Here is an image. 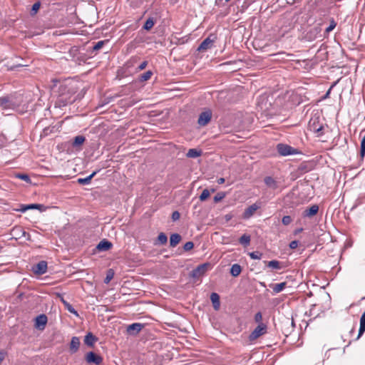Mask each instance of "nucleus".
<instances>
[{
  "mask_svg": "<svg viewBox=\"0 0 365 365\" xmlns=\"http://www.w3.org/2000/svg\"><path fill=\"white\" fill-rule=\"evenodd\" d=\"M242 271V268L240 264H234L232 265L230 269V274L233 277H237Z\"/></svg>",
  "mask_w": 365,
  "mask_h": 365,
  "instance_id": "obj_21",
  "label": "nucleus"
},
{
  "mask_svg": "<svg viewBox=\"0 0 365 365\" xmlns=\"http://www.w3.org/2000/svg\"><path fill=\"white\" fill-rule=\"evenodd\" d=\"M317 119H311V120L309 121V125L310 129L313 132L319 133L322 130L323 126L317 125Z\"/></svg>",
  "mask_w": 365,
  "mask_h": 365,
  "instance_id": "obj_16",
  "label": "nucleus"
},
{
  "mask_svg": "<svg viewBox=\"0 0 365 365\" xmlns=\"http://www.w3.org/2000/svg\"><path fill=\"white\" fill-rule=\"evenodd\" d=\"M154 21L152 18H148L144 24L143 29L145 30H150L154 26Z\"/></svg>",
  "mask_w": 365,
  "mask_h": 365,
  "instance_id": "obj_28",
  "label": "nucleus"
},
{
  "mask_svg": "<svg viewBox=\"0 0 365 365\" xmlns=\"http://www.w3.org/2000/svg\"><path fill=\"white\" fill-rule=\"evenodd\" d=\"M207 264H202L197 266L195 269H194L192 272V276L193 277H199L201 275L204 274L207 270Z\"/></svg>",
  "mask_w": 365,
  "mask_h": 365,
  "instance_id": "obj_10",
  "label": "nucleus"
},
{
  "mask_svg": "<svg viewBox=\"0 0 365 365\" xmlns=\"http://www.w3.org/2000/svg\"><path fill=\"white\" fill-rule=\"evenodd\" d=\"M261 207V202H255L247 208H246L243 212L242 217L244 219H250L254 213Z\"/></svg>",
  "mask_w": 365,
  "mask_h": 365,
  "instance_id": "obj_4",
  "label": "nucleus"
},
{
  "mask_svg": "<svg viewBox=\"0 0 365 365\" xmlns=\"http://www.w3.org/2000/svg\"><path fill=\"white\" fill-rule=\"evenodd\" d=\"M365 332V312L362 314L360 318V327L356 339H359L361 336Z\"/></svg>",
  "mask_w": 365,
  "mask_h": 365,
  "instance_id": "obj_19",
  "label": "nucleus"
},
{
  "mask_svg": "<svg viewBox=\"0 0 365 365\" xmlns=\"http://www.w3.org/2000/svg\"><path fill=\"white\" fill-rule=\"evenodd\" d=\"M85 141V137L83 135H77L74 138L73 145L76 147L82 145Z\"/></svg>",
  "mask_w": 365,
  "mask_h": 365,
  "instance_id": "obj_25",
  "label": "nucleus"
},
{
  "mask_svg": "<svg viewBox=\"0 0 365 365\" xmlns=\"http://www.w3.org/2000/svg\"><path fill=\"white\" fill-rule=\"evenodd\" d=\"M113 272L111 269H110L106 275V277L104 279V282L106 284L109 283L110 281L113 279Z\"/></svg>",
  "mask_w": 365,
  "mask_h": 365,
  "instance_id": "obj_38",
  "label": "nucleus"
},
{
  "mask_svg": "<svg viewBox=\"0 0 365 365\" xmlns=\"http://www.w3.org/2000/svg\"><path fill=\"white\" fill-rule=\"evenodd\" d=\"M105 41H98L93 47V51H98L100 50L103 46L105 44Z\"/></svg>",
  "mask_w": 365,
  "mask_h": 365,
  "instance_id": "obj_35",
  "label": "nucleus"
},
{
  "mask_svg": "<svg viewBox=\"0 0 365 365\" xmlns=\"http://www.w3.org/2000/svg\"><path fill=\"white\" fill-rule=\"evenodd\" d=\"M302 231V228H300L296 231V233H299Z\"/></svg>",
  "mask_w": 365,
  "mask_h": 365,
  "instance_id": "obj_52",
  "label": "nucleus"
},
{
  "mask_svg": "<svg viewBox=\"0 0 365 365\" xmlns=\"http://www.w3.org/2000/svg\"><path fill=\"white\" fill-rule=\"evenodd\" d=\"M152 75H153V72L151 71H148L145 72L144 73H143L142 75H140L139 79L140 81H146L151 78Z\"/></svg>",
  "mask_w": 365,
  "mask_h": 365,
  "instance_id": "obj_27",
  "label": "nucleus"
},
{
  "mask_svg": "<svg viewBox=\"0 0 365 365\" xmlns=\"http://www.w3.org/2000/svg\"><path fill=\"white\" fill-rule=\"evenodd\" d=\"M144 325L141 323H133L128 326L127 332L130 335H135L138 334Z\"/></svg>",
  "mask_w": 365,
  "mask_h": 365,
  "instance_id": "obj_9",
  "label": "nucleus"
},
{
  "mask_svg": "<svg viewBox=\"0 0 365 365\" xmlns=\"http://www.w3.org/2000/svg\"><path fill=\"white\" fill-rule=\"evenodd\" d=\"M181 240V236L178 233L172 234L170 237V245L175 247Z\"/></svg>",
  "mask_w": 365,
  "mask_h": 365,
  "instance_id": "obj_18",
  "label": "nucleus"
},
{
  "mask_svg": "<svg viewBox=\"0 0 365 365\" xmlns=\"http://www.w3.org/2000/svg\"><path fill=\"white\" fill-rule=\"evenodd\" d=\"M66 309L71 314H73L76 317H78V312L73 307L71 304L67 302H64Z\"/></svg>",
  "mask_w": 365,
  "mask_h": 365,
  "instance_id": "obj_30",
  "label": "nucleus"
},
{
  "mask_svg": "<svg viewBox=\"0 0 365 365\" xmlns=\"http://www.w3.org/2000/svg\"><path fill=\"white\" fill-rule=\"evenodd\" d=\"M277 150L279 154L282 156H288L292 155H296L299 153L297 149L293 147L283 143H279L277 145Z\"/></svg>",
  "mask_w": 365,
  "mask_h": 365,
  "instance_id": "obj_1",
  "label": "nucleus"
},
{
  "mask_svg": "<svg viewBox=\"0 0 365 365\" xmlns=\"http://www.w3.org/2000/svg\"><path fill=\"white\" fill-rule=\"evenodd\" d=\"M215 39V36L214 35H210L207 38H206L200 44L197 50L198 51H205L210 48L212 43H214Z\"/></svg>",
  "mask_w": 365,
  "mask_h": 365,
  "instance_id": "obj_5",
  "label": "nucleus"
},
{
  "mask_svg": "<svg viewBox=\"0 0 365 365\" xmlns=\"http://www.w3.org/2000/svg\"><path fill=\"white\" fill-rule=\"evenodd\" d=\"M80 346V339L77 336H73L70 343V351L72 354L76 353Z\"/></svg>",
  "mask_w": 365,
  "mask_h": 365,
  "instance_id": "obj_12",
  "label": "nucleus"
},
{
  "mask_svg": "<svg viewBox=\"0 0 365 365\" xmlns=\"http://www.w3.org/2000/svg\"><path fill=\"white\" fill-rule=\"evenodd\" d=\"M16 178H18L19 179L25 180L26 182L30 181V178H29V175H27L26 174H18V175H16Z\"/></svg>",
  "mask_w": 365,
  "mask_h": 365,
  "instance_id": "obj_41",
  "label": "nucleus"
},
{
  "mask_svg": "<svg viewBox=\"0 0 365 365\" xmlns=\"http://www.w3.org/2000/svg\"><path fill=\"white\" fill-rule=\"evenodd\" d=\"M158 240L160 244L161 245H164L168 241V237L166 236V235L163 232H161L159 234L158 237Z\"/></svg>",
  "mask_w": 365,
  "mask_h": 365,
  "instance_id": "obj_31",
  "label": "nucleus"
},
{
  "mask_svg": "<svg viewBox=\"0 0 365 365\" xmlns=\"http://www.w3.org/2000/svg\"><path fill=\"white\" fill-rule=\"evenodd\" d=\"M86 360L89 364L93 363L96 365H99L102 362L103 359L101 356L95 354L93 351H90L86 354Z\"/></svg>",
  "mask_w": 365,
  "mask_h": 365,
  "instance_id": "obj_6",
  "label": "nucleus"
},
{
  "mask_svg": "<svg viewBox=\"0 0 365 365\" xmlns=\"http://www.w3.org/2000/svg\"><path fill=\"white\" fill-rule=\"evenodd\" d=\"M251 237L250 235L244 234L239 239V242L245 247H247L250 243Z\"/></svg>",
  "mask_w": 365,
  "mask_h": 365,
  "instance_id": "obj_22",
  "label": "nucleus"
},
{
  "mask_svg": "<svg viewBox=\"0 0 365 365\" xmlns=\"http://www.w3.org/2000/svg\"><path fill=\"white\" fill-rule=\"evenodd\" d=\"M8 102L9 101L6 98H0V106L5 108Z\"/></svg>",
  "mask_w": 365,
  "mask_h": 365,
  "instance_id": "obj_45",
  "label": "nucleus"
},
{
  "mask_svg": "<svg viewBox=\"0 0 365 365\" xmlns=\"http://www.w3.org/2000/svg\"><path fill=\"white\" fill-rule=\"evenodd\" d=\"M225 197V193L220 192H218L215 197H214V202H218L220 200H222Z\"/></svg>",
  "mask_w": 365,
  "mask_h": 365,
  "instance_id": "obj_34",
  "label": "nucleus"
},
{
  "mask_svg": "<svg viewBox=\"0 0 365 365\" xmlns=\"http://www.w3.org/2000/svg\"><path fill=\"white\" fill-rule=\"evenodd\" d=\"M267 266L273 269H280V262L277 260H272L268 262Z\"/></svg>",
  "mask_w": 365,
  "mask_h": 365,
  "instance_id": "obj_26",
  "label": "nucleus"
},
{
  "mask_svg": "<svg viewBox=\"0 0 365 365\" xmlns=\"http://www.w3.org/2000/svg\"><path fill=\"white\" fill-rule=\"evenodd\" d=\"M292 220L289 215H286L282 217V222L284 225H288L292 222Z\"/></svg>",
  "mask_w": 365,
  "mask_h": 365,
  "instance_id": "obj_37",
  "label": "nucleus"
},
{
  "mask_svg": "<svg viewBox=\"0 0 365 365\" xmlns=\"http://www.w3.org/2000/svg\"><path fill=\"white\" fill-rule=\"evenodd\" d=\"M186 155L187 157L192 158H197L201 155V151L195 148H192L187 151Z\"/></svg>",
  "mask_w": 365,
  "mask_h": 365,
  "instance_id": "obj_23",
  "label": "nucleus"
},
{
  "mask_svg": "<svg viewBox=\"0 0 365 365\" xmlns=\"http://www.w3.org/2000/svg\"><path fill=\"white\" fill-rule=\"evenodd\" d=\"M97 339H98L92 333L89 332L86 335L84 342L86 345L93 346Z\"/></svg>",
  "mask_w": 365,
  "mask_h": 365,
  "instance_id": "obj_17",
  "label": "nucleus"
},
{
  "mask_svg": "<svg viewBox=\"0 0 365 365\" xmlns=\"http://www.w3.org/2000/svg\"><path fill=\"white\" fill-rule=\"evenodd\" d=\"M360 154L362 157H364L365 155V144L364 143H361Z\"/></svg>",
  "mask_w": 365,
  "mask_h": 365,
  "instance_id": "obj_48",
  "label": "nucleus"
},
{
  "mask_svg": "<svg viewBox=\"0 0 365 365\" xmlns=\"http://www.w3.org/2000/svg\"><path fill=\"white\" fill-rule=\"evenodd\" d=\"M336 26V22L334 21V20L332 19L331 21H330V24L329 26L326 29V32L327 33H329L331 32Z\"/></svg>",
  "mask_w": 365,
  "mask_h": 365,
  "instance_id": "obj_36",
  "label": "nucleus"
},
{
  "mask_svg": "<svg viewBox=\"0 0 365 365\" xmlns=\"http://www.w3.org/2000/svg\"><path fill=\"white\" fill-rule=\"evenodd\" d=\"M41 206L42 205L40 204H30L21 208V211L25 212L26 210L29 209H39V207H41Z\"/></svg>",
  "mask_w": 365,
  "mask_h": 365,
  "instance_id": "obj_29",
  "label": "nucleus"
},
{
  "mask_svg": "<svg viewBox=\"0 0 365 365\" xmlns=\"http://www.w3.org/2000/svg\"><path fill=\"white\" fill-rule=\"evenodd\" d=\"M249 255L252 259H260L262 255L259 252H252Z\"/></svg>",
  "mask_w": 365,
  "mask_h": 365,
  "instance_id": "obj_32",
  "label": "nucleus"
},
{
  "mask_svg": "<svg viewBox=\"0 0 365 365\" xmlns=\"http://www.w3.org/2000/svg\"><path fill=\"white\" fill-rule=\"evenodd\" d=\"M264 182L268 187L272 190H275L278 187L277 181L272 177H266L264 180Z\"/></svg>",
  "mask_w": 365,
  "mask_h": 365,
  "instance_id": "obj_15",
  "label": "nucleus"
},
{
  "mask_svg": "<svg viewBox=\"0 0 365 365\" xmlns=\"http://www.w3.org/2000/svg\"><path fill=\"white\" fill-rule=\"evenodd\" d=\"M331 88H332V86L327 91V92L326 93V94L324 97V98H327L329 96Z\"/></svg>",
  "mask_w": 365,
  "mask_h": 365,
  "instance_id": "obj_50",
  "label": "nucleus"
},
{
  "mask_svg": "<svg viewBox=\"0 0 365 365\" xmlns=\"http://www.w3.org/2000/svg\"><path fill=\"white\" fill-rule=\"evenodd\" d=\"M217 182H218V184H222V183H224V182H225V178H219V179L217 180Z\"/></svg>",
  "mask_w": 365,
  "mask_h": 365,
  "instance_id": "obj_49",
  "label": "nucleus"
},
{
  "mask_svg": "<svg viewBox=\"0 0 365 365\" xmlns=\"http://www.w3.org/2000/svg\"><path fill=\"white\" fill-rule=\"evenodd\" d=\"M299 242L297 240L292 241L289 244V247L291 249H295L298 247Z\"/></svg>",
  "mask_w": 365,
  "mask_h": 365,
  "instance_id": "obj_47",
  "label": "nucleus"
},
{
  "mask_svg": "<svg viewBox=\"0 0 365 365\" xmlns=\"http://www.w3.org/2000/svg\"><path fill=\"white\" fill-rule=\"evenodd\" d=\"M227 219V220H230V217H229V216H226Z\"/></svg>",
  "mask_w": 365,
  "mask_h": 365,
  "instance_id": "obj_54",
  "label": "nucleus"
},
{
  "mask_svg": "<svg viewBox=\"0 0 365 365\" xmlns=\"http://www.w3.org/2000/svg\"><path fill=\"white\" fill-rule=\"evenodd\" d=\"M40 6H41V4H40L39 1L36 2L35 4H34V5L32 6V8H31V14H35L38 11V10L39 9Z\"/></svg>",
  "mask_w": 365,
  "mask_h": 365,
  "instance_id": "obj_39",
  "label": "nucleus"
},
{
  "mask_svg": "<svg viewBox=\"0 0 365 365\" xmlns=\"http://www.w3.org/2000/svg\"><path fill=\"white\" fill-rule=\"evenodd\" d=\"M113 244L107 240H101L97 245L96 248L99 251H107L110 249Z\"/></svg>",
  "mask_w": 365,
  "mask_h": 365,
  "instance_id": "obj_13",
  "label": "nucleus"
},
{
  "mask_svg": "<svg viewBox=\"0 0 365 365\" xmlns=\"http://www.w3.org/2000/svg\"><path fill=\"white\" fill-rule=\"evenodd\" d=\"M96 172H93L90 175L84 178H78V182L81 185H88L91 182V179L96 175Z\"/></svg>",
  "mask_w": 365,
  "mask_h": 365,
  "instance_id": "obj_20",
  "label": "nucleus"
},
{
  "mask_svg": "<svg viewBox=\"0 0 365 365\" xmlns=\"http://www.w3.org/2000/svg\"><path fill=\"white\" fill-rule=\"evenodd\" d=\"M48 319L46 315L42 314L36 317L35 319V327L39 330L44 329L46 324L47 323Z\"/></svg>",
  "mask_w": 365,
  "mask_h": 365,
  "instance_id": "obj_7",
  "label": "nucleus"
},
{
  "mask_svg": "<svg viewBox=\"0 0 365 365\" xmlns=\"http://www.w3.org/2000/svg\"><path fill=\"white\" fill-rule=\"evenodd\" d=\"M194 247V244L192 242H186L184 246H183V249L185 251H189L190 250H192Z\"/></svg>",
  "mask_w": 365,
  "mask_h": 365,
  "instance_id": "obj_40",
  "label": "nucleus"
},
{
  "mask_svg": "<svg viewBox=\"0 0 365 365\" xmlns=\"http://www.w3.org/2000/svg\"><path fill=\"white\" fill-rule=\"evenodd\" d=\"M285 286H286V282H281V283L275 284L272 287V290L275 293H279L284 289Z\"/></svg>",
  "mask_w": 365,
  "mask_h": 365,
  "instance_id": "obj_24",
  "label": "nucleus"
},
{
  "mask_svg": "<svg viewBox=\"0 0 365 365\" xmlns=\"http://www.w3.org/2000/svg\"><path fill=\"white\" fill-rule=\"evenodd\" d=\"M4 354L0 352V363L4 360Z\"/></svg>",
  "mask_w": 365,
  "mask_h": 365,
  "instance_id": "obj_51",
  "label": "nucleus"
},
{
  "mask_svg": "<svg viewBox=\"0 0 365 365\" xmlns=\"http://www.w3.org/2000/svg\"><path fill=\"white\" fill-rule=\"evenodd\" d=\"M139 60V58L138 56H133L128 62L127 65L129 66L130 64L133 66L134 63H137V61Z\"/></svg>",
  "mask_w": 365,
  "mask_h": 365,
  "instance_id": "obj_42",
  "label": "nucleus"
},
{
  "mask_svg": "<svg viewBox=\"0 0 365 365\" xmlns=\"http://www.w3.org/2000/svg\"><path fill=\"white\" fill-rule=\"evenodd\" d=\"M319 211V206L313 205L309 208L306 209L303 212V216L305 217H311L315 215Z\"/></svg>",
  "mask_w": 365,
  "mask_h": 365,
  "instance_id": "obj_11",
  "label": "nucleus"
},
{
  "mask_svg": "<svg viewBox=\"0 0 365 365\" xmlns=\"http://www.w3.org/2000/svg\"><path fill=\"white\" fill-rule=\"evenodd\" d=\"M147 65H148V61H143V62H142V63L138 66V71H142V70L145 69V68H146Z\"/></svg>",
  "mask_w": 365,
  "mask_h": 365,
  "instance_id": "obj_44",
  "label": "nucleus"
},
{
  "mask_svg": "<svg viewBox=\"0 0 365 365\" xmlns=\"http://www.w3.org/2000/svg\"><path fill=\"white\" fill-rule=\"evenodd\" d=\"M212 118V112L210 110H206L202 112L198 118L197 123L200 126H205L210 121Z\"/></svg>",
  "mask_w": 365,
  "mask_h": 365,
  "instance_id": "obj_3",
  "label": "nucleus"
},
{
  "mask_svg": "<svg viewBox=\"0 0 365 365\" xmlns=\"http://www.w3.org/2000/svg\"><path fill=\"white\" fill-rule=\"evenodd\" d=\"M262 315L261 312H257L255 316V322H260L262 321Z\"/></svg>",
  "mask_w": 365,
  "mask_h": 365,
  "instance_id": "obj_46",
  "label": "nucleus"
},
{
  "mask_svg": "<svg viewBox=\"0 0 365 365\" xmlns=\"http://www.w3.org/2000/svg\"><path fill=\"white\" fill-rule=\"evenodd\" d=\"M267 326L264 324L260 322L250 334V341L256 340L257 338L264 334L267 332Z\"/></svg>",
  "mask_w": 365,
  "mask_h": 365,
  "instance_id": "obj_2",
  "label": "nucleus"
},
{
  "mask_svg": "<svg viewBox=\"0 0 365 365\" xmlns=\"http://www.w3.org/2000/svg\"><path fill=\"white\" fill-rule=\"evenodd\" d=\"M210 300L212 302L214 309L216 311L219 310L220 307L219 294L215 292H212L210 295Z\"/></svg>",
  "mask_w": 365,
  "mask_h": 365,
  "instance_id": "obj_14",
  "label": "nucleus"
},
{
  "mask_svg": "<svg viewBox=\"0 0 365 365\" xmlns=\"http://www.w3.org/2000/svg\"><path fill=\"white\" fill-rule=\"evenodd\" d=\"M33 271L36 274H43L47 271V262L46 261H40L34 267Z\"/></svg>",
  "mask_w": 365,
  "mask_h": 365,
  "instance_id": "obj_8",
  "label": "nucleus"
},
{
  "mask_svg": "<svg viewBox=\"0 0 365 365\" xmlns=\"http://www.w3.org/2000/svg\"><path fill=\"white\" fill-rule=\"evenodd\" d=\"M227 219V220H230V217H229V216H226Z\"/></svg>",
  "mask_w": 365,
  "mask_h": 365,
  "instance_id": "obj_53",
  "label": "nucleus"
},
{
  "mask_svg": "<svg viewBox=\"0 0 365 365\" xmlns=\"http://www.w3.org/2000/svg\"><path fill=\"white\" fill-rule=\"evenodd\" d=\"M180 215L178 211H174L172 214V220L176 221L180 219Z\"/></svg>",
  "mask_w": 365,
  "mask_h": 365,
  "instance_id": "obj_43",
  "label": "nucleus"
},
{
  "mask_svg": "<svg viewBox=\"0 0 365 365\" xmlns=\"http://www.w3.org/2000/svg\"><path fill=\"white\" fill-rule=\"evenodd\" d=\"M210 196V192L207 189H205L201 195H200V200L201 201L205 200Z\"/></svg>",
  "mask_w": 365,
  "mask_h": 365,
  "instance_id": "obj_33",
  "label": "nucleus"
}]
</instances>
